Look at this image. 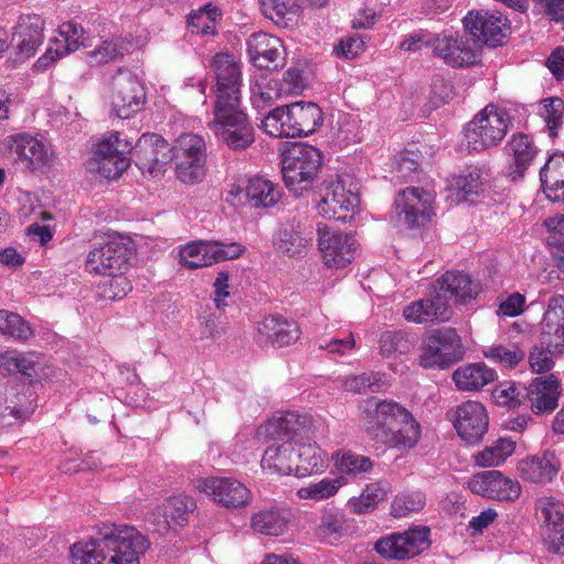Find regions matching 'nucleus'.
<instances>
[{"instance_id":"1","label":"nucleus","mask_w":564,"mask_h":564,"mask_svg":"<svg viewBox=\"0 0 564 564\" xmlns=\"http://www.w3.org/2000/svg\"><path fill=\"white\" fill-rule=\"evenodd\" d=\"M150 541L134 527L101 522L70 546L73 564H140Z\"/></svg>"},{"instance_id":"2","label":"nucleus","mask_w":564,"mask_h":564,"mask_svg":"<svg viewBox=\"0 0 564 564\" xmlns=\"http://www.w3.org/2000/svg\"><path fill=\"white\" fill-rule=\"evenodd\" d=\"M564 352V296L554 295L541 322L540 346H534L529 354V365L535 373L553 369L554 357Z\"/></svg>"},{"instance_id":"3","label":"nucleus","mask_w":564,"mask_h":564,"mask_svg":"<svg viewBox=\"0 0 564 564\" xmlns=\"http://www.w3.org/2000/svg\"><path fill=\"white\" fill-rule=\"evenodd\" d=\"M282 175L285 186L295 195L312 187L323 164L322 151L308 143H292L282 153Z\"/></svg>"},{"instance_id":"4","label":"nucleus","mask_w":564,"mask_h":564,"mask_svg":"<svg viewBox=\"0 0 564 564\" xmlns=\"http://www.w3.org/2000/svg\"><path fill=\"white\" fill-rule=\"evenodd\" d=\"M462 337L454 327L430 330L420 346L419 365L424 369H446L465 357Z\"/></svg>"},{"instance_id":"5","label":"nucleus","mask_w":564,"mask_h":564,"mask_svg":"<svg viewBox=\"0 0 564 564\" xmlns=\"http://www.w3.org/2000/svg\"><path fill=\"white\" fill-rule=\"evenodd\" d=\"M510 117L505 109L487 105L465 128L469 151L479 152L499 144L507 134Z\"/></svg>"},{"instance_id":"6","label":"nucleus","mask_w":564,"mask_h":564,"mask_svg":"<svg viewBox=\"0 0 564 564\" xmlns=\"http://www.w3.org/2000/svg\"><path fill=\"white\" fill-rule=\"evenodd\" d=\"M240 105L214 107L210 123L215 135L230 150L241 151L254 142V129Z\"/></svg>"},{"instance_id":"7","label":"nucleus","mask_w":564,"mask_h":564,"mask_svg":"<svg viewBox=\"0 0 564 564\" xmlns=\"http://www.w3.org/2000/svg\"><path fill=\"white\" fill-rule=\"evenodd\" d=\"M171 161L175 162L177 178L196 184L205 176L206 145L203 137L195 133L180 135L171 148Z\"/></svg>"},{"instance_id":"8","label":"nucleus","mask_w":564,"mask_h":564,"mask_svg":"<svg viewBox=\"0 0 564 564\" xmlns=\"http://www.w3.org/2000/svg\"><path fill=\"white\" fill-rule=\"evenodd\" d=\"M133 246L121 236L109 237L106 241L91 249L86 259V269L90 273L111 275L124 273L130 265Z\"/></svg>"},{"instance_id":"9","label":"nucleus","mask_w":564,"mask_h":564,"mask_svg":"<svg viewBox=\"0 0 564 564\" xmlns=\"http://www.w3.org/2000/svg\"><path fill=\"white\" fill-rule=\"evenodd\" d=\"M128 152L130 143L120 139L119 132H111L95 145L88 170L105 178L116 180L130 166V159L126 155Z\"/></svg>"},{"instance_id":"10","label":"nucleus","mask_w":564,"mask_h":564,"mask_svg":"<svg viewBox=\"0 0 564 564\" xmlns=\"http://www.w3.org/2000/svg\"><path fill=\"white\" fill-rule=\"evenodd\" d=\"M408 412L394 401L368 399L361 408L360 420L366 433L380 443Z\"/></svg>"},{"instance_id":"11","label":"nucleus","mask_w":564,"mask_h":564,"mask_svg":"<svg viewBox=\"0 0 564 564\" xmlns=\"http://www.w3.org/2000/svg\"><path fill=\"white\" fill-rule=\"evenodd\" d=\"M216 78L214 107L240 105L241 65L231 54L217 53L210 64Z\"/></svg>"},{"instance_id":"12","label":"nucleus","mask_w":564,"mask_h":564,"mask_svg":"<svg viewBox=\"0 0 564 564\" xmlns=\"http://www.w3.org/2000/svg\"><path fill=\"white\" fill-rule=\"evenodd\" d=\"M4 145L14 160L30 171L48 167L54 161L52 145L25 132L8 135Z\"/></svg>"},{"instance_id":"13","label":"nucleus","mask_w":564,"mask_h":564,"mask_svg":"<svg viewBox=\"0 0 564 564\" xmlns=\"http://www.w3.org/2000/svg\"><path fill=\"white\" fill-rule=\"evenodd\" d=\"M313 432V419L308 414H300L297 412H281L270 417L264 424L257 430L259 438L285 440L292 442L297 440L310 438Z\"/></svg>"},{"instance_id":"14","label":"nucleus","mask_w":564,"mask_h":564,"mask_svg":"<svg viewBox=\"0 0 564 564\" xmlns=\"http://www.w3.org/2000/svg\"><path fill=\"white\" fill-rule=\"evenodd\" d=\"M145 101V91L138 77L128 69H118L111 80V105L121 119L138 112Z\"/></svg>"},{"instance_id":"15","label":"nucleus","mask_w":564,"mask_h":564,"mask_svg":"<svg viewBox=\"0 0 564 564\" xmlns=\"http://www.w3.org/2000/svg\"><path fill=\"white\" fill-rule=\"evenodd\" d=\"M457 434L469 444L482 440L488 430V415L485 406L478 401H465L447 412Z\"/></svg>"},{"instance_id":"16","label":"nucleus","mask_w":564,"mask_h":564,"mask_svg":"<svg viewBox=\"0 0 564 564\" xmlns=\"http://www.w3.org/2000/svg\"><path fill=\"white\" fill-rule=\"evenodd\" d=\"M467 487L476 495L499 501H514L521 495L519 481L496 469L473 475Z\"/></svg>"},{"instance_id":"17","label":"nucleus","mask_w":564,"mask_h":564,"mask_svg":"<svg viewBox=\"0 0 564 564\" xmlns=\"http://www.w3.org/2000/svg\"><path fill=\"white\" fill-rule=\"evenodd\" d=\"M463 22L470 35L492 47L501 45L510 30L509 20L497 11H470Z\"/></svg>"},{"instance_id":"18","label":"nucleus","mask_w":564,"mask_h":564,"mask_svg":"<svg viewBox=\"0 0 564 564\" xmlns=\"http://www.w3.org/2000/svg\"><path fill=\"white\" fill-rule=\"evenodd\" d=\"M130 152L135 165L142 173L158 175L171 161L170 144L159 134H143Z\"/></svg>"},{"instance_id":"19","label":"nucleus","mask_w":564,"mask_h":564,"mask_svg":"<svg viewBox=\"0 0 564 564\" xmlns=\"http://www.w3.org/2000/svg\"><path fill=\"white\" fill-rule=\"evenodd\" d=\"M318 248L324 263L328 268H345L351 262L356 252V240L350 234L329 227H319Z\"/></svg>"},{"instance_id":"20","label":"nucleus","mask_w":564,"mask_h":564,"mask_svg":"<svg viewBox=\"0 0 564 564\" xmlns=\"http://www.w3.org/2000/svg\"><path fill=\"white\" fill-rule=\"evenodd\" d=\"M399 221L409 228L424 226L431 218L432 196L420 187H406L394 200Z\"/></svg>"},{"instance_id":"21","label":"nucleus","mask_w":564,"mask_h":564,"mask_svg":"<svg viewBox=\"0 0 564 564\" xmlns=\"http://www.w3.org/2000/svg\"><path fill=\"white\" fill-rule=\"evenodd\" d=\"M197 488L226 508H240L251 500L250 490L231 477H208L197 481Z\"/></svg>"},{"instance_id":"22","label":"nucleus","mask_w":564,"mask_h":564,"mask_svg":"<svg viewBox=\"0 0 564 564\" xmlns=\"http://www.w3.org/2000/svg\"><path fill=\"white\" fill-rule=\"evenodd\" d=\"M536 513L544 523V541L554 553L564 552V503L543 496L535 502Z\"/></svg>"},{"instance_id":"23","label":"nucleus","mask_w":564,"mask_h":564,"mask_svg":"<svg viewBox=\"0 0 564 564\" xmlns=\"http://www.w3.org/2000/svg\"><path fill=\"white\" fill-rule=\"evenodd\" d=\"M451 315L448 297L434 292L432 288L426 299L413 301L403 308L405 321L415 324L442 323L448 321Z\"/></svg>"},{"instance_id":"24","label":"nucleus","mask_w":564,"mask_h":564,"mask_svg":"<svg viewBox=\"0 0 564 564\" xmlns=\"http://www.w3.org/2000/svg\"><path fill=\"white\" fill-rule=\"evenodd\" d=\"M248 54L253 65L261 69H276L283 64L284 48L282 41L269 33L252 34L248 41Z\"/></svg>"},{"instance_id":"25","label":"nucleus","mask_w":564,"mask_h":564,"mask_svg":"<svg viewBox=\"0 0 564 564\" xmlns=\"http://www.w3.org/2000/svg\"><path fill=\"white\" fill-rule=\"evenodd\" d=\"M258 335L274 348L293 345L301 337L299 325L280 314L263 317L257 324Z\"/></svg>"},{"instance_id":"26","label":"nucleus","mask_w":564,"mask_h":564,"mask_svg":"<svg viewBox=\"0 0 564 564\" xmlns=\"http://www.w3.org/2000/svg\"><path fill=\"white\" fill-rule=\"evenodd\" d=\"M434 292H440L447 297V293L458 304H466L475 300L480 293V284L464 271H446L432 284Z\"/></svg>"},{"instance_id":"27","label":"nucleus","mask_w":564,"mask_h":564,"mask_svg":"<svg viewBox=\"0 0 564 564\" xmlns=\"http://www.w3.org/2000/svg\"><path fill=\"white\" fill-rule=\"evenodd\" d=\"M20 58H30L44 41V20L39 14H22L12 36Z\"/></svg>"},{"instance_id":"28","label":"nucleus","mask_w":564,"mask_h":564,"mask_svg":"<svg viewBox=\"0 0 564 564\" xmlns=\"http://www.w3.org/2000/svg\"><path fill=\"white\" fill-rule=\"evenodd\" d=\"M561 383L554 375L534 378L528 389L527 397L534 414L552 413L558 405Z\"/></svg>"},{"instance_id":"29","label":"nucleus","mask_w":564,"mask_h":564,"mask_svg":"<svg viewBox=\"0 0 564 564\" xmlns=\"http://www.w3.org/2000/svg\"><path fill=\"white\" fill-rule=\"evenodd\" d=\"M59 34L62 40H56L53 45H50L45 53L36 61L35 68L43 70L47 68L53 62L59 59L70 52H75L80 45H84V29L82 25L68 21L59 26Z\"/></svg>"},{"instance_id":"30","label":"nucleus","mask_w":564,"mask_h":564,"mask_svg":"<svg viewBox=\"0 0 564 564\" xmlns=\"http://www.w3.org/2000/svg\"><path fill=\"white\" fill-rule=\"evenodd\" d=\"M356 197L341 183L332 184L317 204L318 214L326 219L346 221L352 214Z\"/></svg>"},{"instance_id":"31","label":"nucleus","mask_w":564,"mask_h":564,"mask_svg":"<svg viewBox=\"0 0 564 564\" xmlns=\"http://www.w3.org/2000/svg\"><path fill=\"white\" fill-rule=\"evenodd\" d=\"M562 463L554 451L527 457L519 463L518 469L524 480L534 484L552 482L561 469Z\"/></svg>"},{"instance_id":"32","label":"nucleus","mask_w":564,"mask_h":564,"mask_svg":"<svg viewBox=\"0 0 564 564\" xmlns=\"http://www.w3.org/2000/svg\"><path fill=\"white\" fill-rule=\"evenodd\" d=\"M433 52L452 67L473 65L477 57L469 40L459 36L443 35L436 37L433 42Z\"/></svg>"},{"instance_id":"33","label":"nucleus","mask_w":564,"mask_h":564,"mask_svg":"<svg viewBox=\"0 0 564 564\" xmlns=\"http://www.w3.org/2000/svg\"><path fill=\"white\" fill-rule=\"evenodd\" d=\"M506 151L511 161L508 166V177L518 181L523 177L524 172L532 164L536 155V147L529 135L516 133L506 145Z\"/></svg>"},{"instance_id":"34","label":"nucleus","mask_w":564,"mask_h":564,"mask_svg":"<svg viewBox=\"0 0 564 564\" xmlns=\"http://www.w3.org/2000/svg\"><path fill=\"white\" fill-rule=\"evenodd\" d=\"M497 379V372L485 362L467 364L458 367L452 375L457 390L477 392Z\"/></svg>"},{"instance_id":"35","label":"nucleus","mask_w":564,"mask_h":564,"mask_svg":"<svg viewBox=\"0 0 564 564\" xmlns=\"http://www.w3.org/2000/svg\"><path fill=\"white\" fill-rule=\"evenodd\" d=\"M540 180L550 200L564 203V153L550 156L540 171Z\"/></svg>"},{"instance_id":"36","label":"nucleus","mask_w":564,"mask_h":564,"mask_svg":"<svg viewBox=\"0 0 564 564\" xmlns=\"http://www.w3.org/2000/svg\"><path fill=\"white\" fill-rule=\"evenodd\" d=\"M420 437L421 426L409 411L380 443L393 449L408 451L417 444Z\"/></svg>"},{"instance_id":"37","label":"nucleus","mask_w":564,"mask_h":564,"mask_svg":"<svg viewBox=\"0 0 564 564\" xmlns=\"http://www.w3.org/2000/svg\"><path fill=\"white\" fill-rule=\"evenodd\" d=\"M291 522V512L278 508H268L254 512L250 520V527L253 531L270 535L279 536L283 534Z\"/></svg>"},{"instance_id":"38","label":"nucleus","mask_w":564,"mask_h":564,"mask_svg":"<svg viewBox=\"0 0 564 564\" xmlns=\"http://www.w3.org/2000/svg\"><path fill=\"white\" fill-rule=\"evenodd\" d=\"M261 466L263 469L282 475H290L295 471L294 444L283 442L268 446L262 456Z\"/></svg>"},{"instance_id":"39","label":"nucleus","mask_w":564,"mask_h":564,"mask_svg":"<svg viewBox=\"0 0 564 564\" xmlns=\"http://www.w3.org/2000/svg\"><path fill=\"white\" fill-rule=\"evenodd\" d=\"M349 521L337 508H324L315 534L324 542L334 544L349 533Z\"/></svg>"},{"instance_id":"40","label":"nucleus","mask_w":564,"mask_h":564,"mask_svg":"<svg viewBox=\"0 0 564 564\" xmlns=\"http://www.w3.org/2000/svg\"><path fill=\"white\" fill-rule=\"evenodd\" d=\"M300 225L289 224L280 228L276 234L274 246L279 253L290 258L301 257L310 242Z\"/></svg>"},{"instance_id":"41","label":"nucleus","mask_w":564,"mask_h":564,"mask_svg":"<svg viewBox=\"0 0 564 564\" xmlns=\"http://www.w3.org/2000/svg\"><path fill=\"white\" fill-rule=\"evenodd\" d=\"M293 105L276 107L271 110L262 120L263 131L274 138H296L293 119Z\"/></svg>"},{"instance_id":"42","label":"nucleus","mask_w":564,"mask_h":564,"mask_svg":"<svg viewBox=\"0 0 564 564\" xmlns=\"http://www.w3.org/2000/svg\"><path fill=\"white\" fill-rule=\"evenodd\" d=\"M292 105V119L299 137L308 135L323 124V111L317 104L297 101Z\"/></svg>"},{"instance_id":"43","label":"nucleus","mask_w":564,"mask_h":564,"mask_svg":"<svg viewBox=\"0 0 564 564\" xmlns=\"http://www.w3.org/2000/svg\"><path fill=\"white\" fill-rule=\"evenodd\" d=\"M327 467L326 453L316 444H301L295 451V474H318Z\"/></svg>"},{"instance_id":"44","label":"nucleus","mask_w":564,"mask_h":564,"mask_svg":"<svg viewBox=\"0 0 564 564\" xmlns=\"http://www.w3.org/2000/svg\"><path fill=\"white\" fill-rule=\"evenodd\" d=\"M334 466L339 476L358 477L373 468V462L368 457L350 449H338L332 455Z\"/></svg>"},{"instance_id":"45","label":"nucleus","mask_w":564,"mask_h":564,"mask_svg":"<svg viewBox=\"0 0 564 564\" xmlns=\"http://www.w3.org/2000/svg\"><path fill=\"white\" fill-rule=\"evenodd\" d=\"M346 484L347 479L344 476H336L334 478L324 477L318 481H313L307 486L299 488L296 496L302 500L318 502L336 496L339 489Z\"/></svg>"},{"instance_id":"46","label":"nucleus","mask_w":564,"mask_h":564,"mask_svg":"<svg viewBox=\"0 0 564 564\" xmlns=\"http://www.w3.org/2000/svg\"><path fill=\"white\" fill-rule=\"evenodd\" d=\"M40 357L34 351L20 352L11 349L0 354V369L9 373H21L32 377L36 372Z\"/></svg>"},{"instance_id":"47","label":"nucleus","mask_w":564,"mask_h":564,"mask_svg":"<svg viewBox=\"0 0 564 564\" xmlns=\"http://www.w3.org/2000/svg\"><path fill=\"white\" fill-rule=\"evenodd\" d=\"M221 17L220 9L209 2L187 15V28L192 33L214 35L216 23L221 20Z\"/></svg>"},{"instance_id":"48","label":"nucleus","mask_w":564,"mask_h":564,"mask_svg":"<svg viewBox=\"0 0 564 564\" xmlns=\"http://www.w3.org/2000/svg\"><path fill=\"white\" fill-rule=\"evenodd\" d=\"M246 195L256 207H272L280 199L276 185L262 177L250 178L246 187Z\"/></svg>"},{"instance_id":"49","label":"nucleus","mask_w":564,"mask_h":564,"mask_svg":"<svg viewBox=\"0 0 564 564\" xmlns=\"http://www.w3.org/2000/svg\"><path fill=\"white\" fill-rule=\"evenodd\" d=\"M388 490L381 482L367 484L358 497L348 501L349 510L355 514L372 512L387 498Z\"/></svg>"},{"instance_id":"50","label":"nucleus","mask_w":564,"mask_h":564,"mask_svg":"<svg viewBox=\"0 0 564 564\" xmlns=\"http://www.w3.org/2000/svg\"><path fill=\"white\" fill-rule=\"evenodd\" d=\"M426 505V496L421 490H404L391 501L390 516L397 519L421 512Z\"/></svg>"},{"instance_id":"51","label":"nucleus","mask_w":564,"mask_h":564,"mask_svg":"<svg viewBox=\"0 0 564 564\" xmlns=\"http://www.w3.org/2000/svg\"><path fill=\"white\" fill-rule=\"evenodd\" d=\"M516 442L500 437L475 455V464L479 467L499 466L513 454Z\"/></svg>"},{"instance_id":"52","label":"nucleus","mask_w":564,"mask_h":564,"mask_svg":"<svg viewBox=\"0 0 564 564\" xmlns=\"http://www.w3.org/2000/svg\"><path fill=\"white\" fill-rule=\"evenodd\" d=\"M196 509V501L186 495L170 497L163 505V513L167 524L184 527L188 516Z\"/></svg>"},{"instance_id":"53","label":"nucleus","mask_w":564,"mask_h":564,"mask_svg":"<svg viewBox=\"0 0 564 564\" xmlns=\"http://www.w3.org/2000/svg\"><path fill=\"white\" fill-rule=\"evenodd\" d=\"M414 338L403 330H386L379 339L380 354L384 358L405 355L414 348Z\"/></svg>"},{"instance_id":"54","label":"nucleus","mask_w":564,"mask_h":564,"mask_svg":"<svg viewBox=\"0 0 564 564\" xmlns=\"http://www.w3.org/2000/svg\"><path fill=\"white\" fill-rule=\"evenodd\" d=\"M406 558H413L431 546V530L426 525H414L399 532Z\"/></svg>"},{"instance_id":"55","label":"nucleus","mask_w":564,"mask_h":564,"mask_svg":"<svg viewBox=\"0 0 564 564\" xmlns=\"http://www.w3.org/2000/svg\"><path fill=\"white\" fill-rule=\"evenodd\" d=\"M0 333L19 341H26L34 336L29 322L7 310H0Z\"/></svg>"},{"instance_id":"56","label":"nucleus","mask_w":564,"mask_h":564,"mask_svg":"<svg viewBox=\"0 0 564 564\" xmlns=\"http://www.w3.org/2000/svg\"><path fill=\"white\" fill-rule=\"evenodd\" d=\"M180 262L189 270L212 265L208 241H193L180 250Z\"/></svg>"},{"instance_id":"57","label":"nucleus","mask_w":564,"mask_h":564,"mask_svg":"<svg viewBox=\"0 0 564 564\" xmlns=\"http://www.w3.org/2000/svg\"><path fill=\"white\" fill-rule=\"evenodd\" d=\"M130 43L121 37L104 41L89 52L90 62L96 65L107 64L124 56Z\"/></svg>"},{"instance_id":"58","label":"nucleus","mask_w":564,"mask_h":564,"mask_svg":"<svg viewBox=\"0 0 564 564\" xmlns=\"http://www.w3.org/2000/svg\"><path fill=\"white\" fill-rule=\"evenodd\" d=\"M484 356L506 368H514L524 360L525 352L517 345H491L484 349Z\"/></svg>"},{"instance_id":"59","label":"nucleus","mask_w":564,"mask_h":564,"mask_svg":"<svg viewBox=\"0 0 564 564\" xmlns=\"http://www.w3.org/2000/svg\"><path fill=\"white\" fill-rule=\"evenodd\" d=\"M296 0H260L262 13L278 25H288L286 20L289 14L292 13Z\"/></svg>"},{"instance_id":"60","label":"nucleus","mask_w":564,"mask_h":564,"mask_svg":"<svg viewBox=\"0 0 564 564\" xmlns=\"http://www.w3.org/2000/svg\"><path fill=\"white\" fill-rule=\"evenodd\" d=\"M543 117L546 122L549 135L556 138L558 129L563 124L564 101L557 97L545 98L543 99Z\"/></svg>"},{"instance_id":"61","label":"nucleus","mask_w":564,"mask_h":564,"mask_svg":"<svg viewBox=\"0 0 564 564\" xmlns=\"http://www.w3.org/2000/svg\"><path fill=\"white\" fill-rule=\"evenodd\" d=\"M375 550L378 554L387 560L405 561L401 535L399 532L381 536L375 544Z\"/></svg>"},{"instance_id":"62","label":"nucleus","mask_w":564,"mask_h":564,"mask_svg":"<svg viewBox=\"0 0 564 564\" xmlns=\"http://www.w3.org/2000/svg\"><path fill=\"white\" fill-rule=\"evenodd\" d=\"M491 395L495 402L500 406L513 409L521 404L522 393L520 387L511 381L498 383L494 388Z\"/></svg>"},{"instance_id":"63","label":"nucleus","mask_w":564,"mask_h":564,"mask_svg":"<svg viewBox=\"0 0 564 564\" xmlns=\"http://www.w3.org/2000/svg\"><path fill=\"white\" fill-rule=\"evenodd\" d=\"M455 184L463 199H471L482 191L481 173L476 167L468 170L456 178Z\"/></svg>"},{"instance_id":"64","label":"nucleus","mask_w":564,"mask_h":564,"mask_svg":"<svg viewBox=\"0 0 564 564\" xmlns=\"http://www.w3.org/2000/svg\"><path fill=\"white\" fill-rule=\"evenodd\" d=\"M212 264L226 260L238 259L246 250L237 242L224 243L216 240L208 241Z\"/></svg>"}]
</instances>
